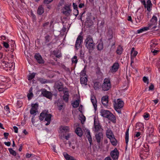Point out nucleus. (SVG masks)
<instances>
[{
    "label": "nucleus",
    "instance_id": "f257e3e1",
    "mask_svg": "<svg viewBox=\"0 0 160 160\" xmlns=\"http://www.w3.org/2000/svg\"><path fill=\"white\" fill-rule=\"evenodd\" d=\"M84 44L86 48L89 51H92L94 49L95 43L91 36H88L84 40Z\"/></svg>",
    "mask_w": 160,
    "mask_h": 160
},
{
    "label": "nucleus",
    "instance_id": "f03ea898",
    "mask_svg": "<svg viewBox=\"0 0 160 160\" xmlns=\"http://www.w3.org/2000/svg\"><path fill=\"white\" fill-rule=\"evenodd\" d=\"M51 118V114L48 113V112H47L46 111H44L41 113L39 117L40 120L42 121L45 118V121L47 122L45 124L46 125H48L50 124Z\"/></svg>",
    "mask_w": 160,
    "mask_h": 160
},
{
    "label": "nucleus",
    "instance_id": "7ed1b4c3",
    "mask_svg": "<svg viewBox=\"0 0 160 160\" xmlns=\"http://www.w3.org/2000/svg\"><path fill=\"white\" fill-rule=\"evenodd\" d=\"M111 83L109 78H106L103 81V83L102 85V90L104 91L108 90L111 88Z\"/></svg>",
    "mask_w": 160,
    "mask_h": 160
},
{
    "label": "nucleus",
    "instance_id": "20e7f679",
    "mask_svg": "<svg viewBox=\"0 0 160 160\" xmlns=\"http://www.w3.org/2000/svg\"><path fill=\"white\" fill-rule=\"evenodd\" d=\"M71 4H66L62 9V12L65 15L68 16H69L71 12Z\"/></svg>",
    "mask_w": 160,
    "mask_h": 160
},
{
    "label": "nucleus",
    "instance_id": "39448f33",
    "mask_svg": "<svg viewBox=\"0 0 160 160\" xmlns=\"http://www.w3.org/2000/svg\"><path fill=\"white\" fill-rule=\"evenodd\" d=\"M114 102L113 105L114 108H122L124 106V102L121 99H118L117 100H114Z\"/></svg>",
    "mask_w": 160,
    "mask_h": 160
},
{
    "label": "nucleus",
    "instance_id": "423d86ee",
    "mask_svg": "<svg viewBox=\"0 0 160 160\" xmlns=\"http://www.w3.org/2000/svg\"><path fill=\"white\" fill-rule=\"evenodd\" d=\"M31 106L32 108L30 111V113L35 116L36 115L37 113L38 112V104L37 103L32 104Z\"/></svg>",
    "mask_w": 160,
    "mask_h": 160
},
{
    "label": "nucleus",
    "instance_id": "0eeeda50",
    "mask_svg": "<svg viewBox=\"0 0 160 160\" xmlns=\"http://www.w3.org/2000/svg\"><path fill=\"white\" fill-rule=\"evenodd\" d=\"M119 152L117 149L115 148L110 152V155L113 160H117L119 156Z\"/></svg>",
    "mask_w": 160,
    "mask_h": 160
},
{
    "label": "nucleus",
    "instance_id": "6e6552de",
    "mask_svg": "<svg viewBox=\"0 0 160 160\" xmlns=\"http://www.w3.org/2000/svg\"><path fill=\"white\" fill-rule=\"evenodd\" d=\"M83 37L80 35L78 36L76 42L75 48L78 49L81 47V44L82 41Z\"/></svg>",
    "mask_w": 160,
    "mask_h": 160
},
{
    "label": "nucleus",
    "instance_id": "1a4fd4ad",
    "mask_svg": "<svg viewBox=\"0 0 160 160\" xmlns=\"http://www.w3.org/2000/svg\"><path fill=\"white\" fill-rule=\"evenodd\" d=\"M69 130V128L68 126H62L59 128V132L62 135L64 134L67 132H68Z\"/></svg>",
    "mask_w": 160,
    "mask_h": 160
},
{
    "label": "nucleus",
    "instance_id": "9d476101",
    "mask_svg": "<svg viewBox=\"0 0 160 160\" xmlns=\"http://www.w3.org/2000/svg\"><path fill=\"white\" fill-rule=\"evenodd\" d=\"M119 65L118 62L114 63L110 68V71L111 72H115L117 71L119 68Z\"/></svg>",
    "mask_w": 160,
    "mask_h": 160
},
{
    "label": "nucleus",
    "instance_id": "9b49d317",
    "mask_svg": "<svg viewBox=\"0 0 160 160\" xmlns=\"http://www.w3.org/2000/svg\"><path fill=\"white\" fill-rule=\"evenodd\" d=\"M154 132V127L153 125L150 124L148 127L147 130V134L150 136H153V133Z\"/></svg>",
    "mask_w": 160,
    "mask_h": 160
},
{
    "label": "nucleus",
    "instance_id": "f8f14e48",
    "mask_svg": "<svg viewBox=\"0 0 160 160\" xmlns=\"http://www.w3.org/2000/svg\"><path fill=\"white\" fill-rule=\"evenodd\" d=\"M91 14H89V16H88L86 18V21L85 22L86 24L89 27L90 26L93 25V22L92 20Z\"/></svg>",
    "mask_w": 160,
    "mask_h": 160
},
{
    "label": "nucleus",
    "instance_id": "ddd939ff",
    "mask_svg": "<svg viewBox=\"0 0 160 160\" xmlns=\"http://www.w3.org/2000/svg\"><path fill=\"white\" fill-rule=\"evenodd\" d=\"M35 58L39 63H44V61L39 53H37L35 55Z\"/></svg>",
    "mask_w": 160,
    "mask_h": 160
},
{
    "label": "nucleus",
    "instance_id": "4468645a",
    "mask_svg": "<svg viewBox=\"0 0 160 160\" xmlns=\"http://www.w3.org/2000/svg\"><path fill=\"white\" fill-rule=\"evenodd\" d=\"M42 94L43 96L46 97L49 99H51L52 97L51 93L48 91H47L45 89H43L42 91Z\"/></svg>",
    "mask_w": 160,
    "mask_h": 160
},
{
    "label": "nucleus",
    "instance_id": "2eb2a0df",
    "mask_svg": "<svg viewBox=\"0 0 160 160\" xmlns=\"http://www.w3.org/2000/svg\"><path fill=\"white\" fill-rule=\"evenodd\" d=\"M91 100L93 104L95 110H96L97 108V101L95 97L93 95L91 96Z\"/></svg>",
    "mask_w": 160,
    "mask_h": 160
},
{
    "label": "nucleus",
    "instance_id": "dca6fc26",
    "mask_svg": "<svg viewBox=\"0 0 160 160\" xmlns=\"http://www.w3.org/2000/svg\"><path fill=\"white\" fill-rule=\"evenodd\" d=\"M100 113L102 116L107 118L110 114L111 112L108 110H101Z\"/></svg>",
    "mask_w": 160,
    "mask_h": 160
},
{
    "label": "nucleus",
    "instance_id": "f3484780",
    "mask_svg": "<svg viewBox=\"0 0 160 160\" xmlns=\"http://www.w3.org/2000/svg\"><path fill=\"white\" fill-rule=\"evenodd\" d=\"M94 131L96 132H98L101 128V126L98 121L94 120Z\"/></svg>",
    "mask_w": 160,
    "mask_h": 160
},
{
    "label": "nucleus",
    "instance_id": "a211bd4d",
    "mask_svg": "<svg viewBox=\"0 0 160 160\" xmlns=\"http://www.w3.org/2000/svg\"><path fill=\"white\" fill-rule=\"evenodd\" d=\"M152 4L150 0H148L147 2V4H146V6L145 7L147 8V10L150 12L151 10V8L152 6Z\"/></svg>",
    "mask_w": 160,
    "mask_h": 160
},
{
    "label": "nucleus",
    "instance_id": "6ab92c4d",
    "mask_svg": "<svg viewBox=\"0 0 160 160\" xmlns=\"http://www.w3.org/2000/svg\"><path fill=\"white\" fill-rule=\"evenodd\" d=\"M108 97L105 96L103 97L102 98V102L103 105L106 106L108 105Z\"/></svg>",
    "mask_w": 160,
    "mask_h": 160
},
{
    "label": "nucleus",
    "instance_id": "aec40b11",
    "mask_svg": "<svg viewBox=\"0 0 160 160\" xmlns=\"http://www.w3.org/2000/svg\"><path fill=\"white\" fill-rule=\"evenodd\" d=\"M157 18L156 16H153L150 20L151 23L149 24V26L150 27L153 25H155L156 24Z\"/></svg>",
    "mask_w": 160,
    "mask_h": 160
},
{
    "label": "nucleus",
    "instance_id": "412c9836",
    "mask_svg": "<svg viewBox=\"0 0 160 160\" xmlns=\"http://www.w3.org/2000/svg\"><path fill=\"white\" fill-rule=\"evenodd\" d=\"M110 140V142L111 144L113 146H116L118 143V142L114 137L113 136L109 138Z\"/></svg>",
    "mask_w": 160,
    "mask_h": 160
},
{
    "label": "nucleus",
    "instance_id": "4be33fe9",
    "mask_svg": "<svg viewBox=\"0 0 160 160\" xmlns=\"http://www.w3.org/2000/svg\"><path fill=\"white\" fill-rule=\"evenodd\" d=\"M158 44V43L156 40H152L149 43V46L151 49H153L155 48Z\"/></svg>",
    "mask_w": 160,
    "mask_h": 160
},
{
    "label": "nucleus",
    "instance_id": "5701e85b",
    "mask_svg": "<svg viewBox=\"0 0 160 160\" xmlns=\"http://www.w3.org/2000/svg\"><path fill=\"white\" fill-rule=\"evenodd\" d=\"M63 154L66 160H76L73 157L70 156L66 152H63Z\"/></svg>",
    "mask_w": 160,
    "mask_h": 160
},
{
    "label": "nucleus",
    "instance_id": "b1692460",
    "mask_svg": "<svg viewBox=\"0 0 160 160\" xmlns=\"http://www.w3.org/2000/svg\"><path fill=\"white\" fill-rule=\"evenodd\" d=\"M106 135L108 138L114 136L112 131L109 129H108L106 131Z\"/></svg>",
    "mask_w": 160,
    "mask_h": 160
},
{
    "label": "nucleus",
    "instance_id": "393cba45",
    "mask_svg": "<svg viewBox=\"0 0 160 160\" xmlns=\"http://www.w3.org/2000/svg\"><path fill=\"white\" fill-rule=\"evenodd\" d=\"M69 94L68 91L67 90L64 91L63 98L64 100L66 102H68V100Z\"/></svg>",
    "mask_w": 160,
    "mask_h": 160
},
{
    "label": "nucleus",
    "instance_id": "a878e982",
    "mask_svg": "<svg viewBox=\"0 0 160 160\" xmlns=\"http://www.w3.org/2000/svg\"><path fill=\"white\" fill-rule=\"evenodd\" d=\"M75 132L76 134L79 137H81L83 134V132L81 128H77Z\"/></svg>",
    "mask_w": 160,
    "mask_h": 160
},
{
    "label": "nucleus",
    "instance_id": "bb28decb",
    "mask_svg": "<svg viewBox=\"0 0 160 160\" xmlns=\"http://www.w3.org/2000/svg\"><path fill=\"white\" fill-rule=\"evenodd\" d=\"M80 82L82 84L86 85L87 82V78L86 77H81Z\"/></svg>",
    "mask_w": 160,
    "mask_h": 160
},
{
    "label": "nucleus",
    "instance_id": "cd10ccee",
    "mask_svg": "<svg viewBox=\"0 0 160 160\" xmlns=\"http://www.w3.org/2000/svg\"><path fill=\"white\" fill-rule=\"evenodd\" d=\"M2 64L3 65L4 64L5 66L6 67H9L10 68H12V67L13 65L14 66V63H10L5 61L3 62Z\"/></svg>",
    "mask_w": 160,
    "mask_h": 160
},
{
    "label": "nucleus",
    "instance_id": "c85d7f7f",
    "mask_svg": "<svg viewBox=\"0 0 160 160\" xmlns=\"http://www.w3.org/2000/svg\"><path fill=\"white\" fill-rule=\"evenodd\" d=\"M103 136L102 133L101 132H99L98 134L96 135V138L97 140V142L98 143H99L100 142V140L101 138Z\"/></svg>",
    "mask_w": 160,
    "mask_h": 160
},
{
    "label": "nucleus",
    "instance_id": "c756f323",
    "mask_svg": "<svg viewBox=\"0 0 160 160\" xmlns=\"http://www.w3.org/2000/svg\"><path fill=\"white\" fill-rule=\"evenodd\" d=\"M149 29V27H144V28H142L141 29H140L139 30H138L137 31V32L138 33H142L143 32L146 31Z\"/></svg>",
    "mask_w": 160,
    "mask_h": 160
},
{
    "label": "nucleus",
    "instance_id": "7c9ffc66",
    "mask_svg": "<svg viewBox=\"0 0 160 160\" xmlns=\"http://www.w3.org/2000/svg\"><path fill=\"white\" fill-rule=\"evenodd\" d=\"M86 132H87V137L88 138V141L89 142V143L90 144H91L92 142V138L91 136L90 135V133L89 130H87Z\"/></svg>",
    "mask_w": 160,
    "mask_h": 160
},
{
    "label": "nucleus",
    "instance_id": "2f4dec72",
    "mask_svg": "<svg viewBox=\"0 0 160 160\" xmlns=\"http://www.w3.org/2000/svg\"><path fill=\"white\" fill-rule=\"evenodd\" d=\"M33 96V94L32 93V88H31L29 91V93L27 95V97L28 99L30 100L31 99Z\"/></svg>",
    "mask_w": 160,
    "mask_h": 160
},
{
    "label": "nucleus",
    "instance_id": "473e14b6",
    "mask_svg": "<svg viewBox=\"0 0 160 160\" xmlns=\"http://www.w3.org/2000/svg\"><path fill=\"white\" fill-rule=\"evenodd\" d=\"M146 153V152H144V151L140 153V157L142 159H144L147 157L148 153Z\"/></svg>",
    "mask_w": 160,
    "mask_h": 160
},
{
    "label": "nucleus",
    "instance_id": "72a5a7b5",
    "mask_svg": "<svg viewBox=\"0 0 160 160\" xmlns=\"http://www.w3.org/2000/svg\"><path fill=\"white\" fill-rule=\"evenodd\" d=\"M107 118L113 122H115L116 120L115 117L111 113H110V114Z\"/></svg>",
    "mask_w": 160,
    "mask_h": 160
},
{
    "label": "nucleus",
    "instance_id": "f704fd0d",
    "mask_svg": "<svg viewBox=\"0 0 160 160\" xmlns=\"http://www.w3.org/2000/svg\"><path fill=\"white\" fill-rule=\"evenodd\" d=\"M44 9L42 6H40L38 7L37 12L39 15H42L44 12Z\"/></svg>",
    "mask_w": 160,
    "mask_h": 160
},
{
    "label": "nucleus",
    "instance_id": "c9c22d12",
    "mask_svg": "<svg viewBox=\"0 0 160 160\" xmlns=\"http://www.w3.org/2000/svg\"><path fill=\"white\" fill-rule=\"evenodd\" d=\"M129 139V129H127L125 132V141L127 144H128Z\"/></svg>",
    "mask_w": 160,
    "mask_h": 160
},
{
    "label": "nucleus",
    "instance_id": "e433bc0d",
    "mask_svg": "<svg viewBox=\"0 0 160 160\" xmlns=\"http://www.w3.org/2000/svg\"><path fill=\"white\" fill-rule=\"evenodd\" d=\"M79 104V100H75L72 103V105L73 108H76L78 107Z\"/></svg>",
    "mask_w": 160,
    "mask_h": 160
},
{
    "label": "nucleus",
    "instance_id": "4c0bfd02",
    "mask_svg": "<svg viewBox=\"0 0 160 160\" xmlns=\"http://www.w3.org/2000/svg\"><path fill=\"white\" fill-rule=\"evenodd\" d=\"M73 6L74 10V12H75L76 11L77 12V14H75V16H77L79 13L77 9H78V6L76 4L74 3H73Z\"/></svg>",
    "mask_w": 160,
    "mask_h": 160
},
{
    "label": "nucleus",
    "instance_id": "58836bf2",
    "mask_svg": "<svg viewBox=\"0 0 160 160\" xmlns=\"http://www.w3.org/2000/svg\"><path fill=\"white\" fill-rule=\"evenodd\" d=\"M35 74H36V73H35L33 72L32 73H29L28 74V80H32L35 77Z\"/></svg>",
    "mask_w": 160,
    "mask_h": 160
},
{
    "label": "nucleus",
    "instance_id": "ea45409f",
    "mask_svg": "<svg viewBox=\"0 0 160 160\" xmlns=\"http://www.w3.org/2000/svg\"><path fill=\"white\" fill-rule=\"evenodd\" d=\"M98 49L99 51H101L103 48V44L102 42H100L97 46Z\"/></svg>",
    "mask_w": 160,
    "mask_h": 160
},
{
    "label": "nucleus",
    "instance_id": "a19ab883",
    "mask_svg": "<svg viewBox=\"0 0 160 160\" xmlns=\"http://www.w3.org/2000/svg\"><path fill=\"white\" fill-rule=\"evenodd\" d=\"M38 80L40 83L42 84H45L48 82L47 80L43 78H38Z\"/></svg>",
    "mask_w": 160,
    "mask_h": 160
},
{
    "label": "nucleus",
    "instance_id": "79ce46f5",
    "mask_svg": "<svg viewBox=\"0 0 160 160\" xmlns=\"http://www.w3.org/2000/svg\"><path fill=\"white\" fill-rule=\"evenodd\" d=\"M79 119L81 121V123L83 124L85 121L86 118L83 115L81 114L79 115Z\"/></svg>",
    "mask_w": 160,
    "mask_h": 160
},
{
    "label": "nucleus",
    "instance_id": "37998d69",
    "mask_svg": "<svg viewBox=\"0 0 160 160\" xmlns=\"http://www.w3.org/2000/svg\"><path fill=\"white\" fill-rule=\"evenodd\" d=\"M122 48L121 46H119L117 49L116 52L119 55L122 54Z\"/></svg>",
    "mask_w": 160,
    "mask_h": 160
},
{
    "label": "nucleus",
    "instance_id": "c03bdc74",
    "mask_svg": "<svg viewBox=\"0 0 160 160\" xmlns=\"http://www.w3.org/2000/svg\"><path fill=\"white\" fill-rule=\"evenodd\" d=\"M100 86V83L99 82H96L94 84L93 87L95 89H98Z\"/></svg>",
    "mask_w": 160,
    "mask_h": 160
},
{
    "label": "nucleus",
    "instance_id": "a18cd8bd",
    "mask_svg": "<svg viewBox=\"0 0 160 160\" xmlns=\"http://www.w3.org/2000/svg\"><path fill=\"white\" fill-rule=\"evenodd\" d=\"M8 150L10 153L12 155L14 156L16 155V152L14 150H13L12 148H9L8 149Z\"/></svg>",
    "mask_w": 160,
    "mask_h": 160
},
{
    "label": "nucleus",
    "instance_id": "49530a36",
    "mask_svg": "<svg viewBox=\"0 0 160 160\" xmlns=\"http://www.w3.org/2000/svg\"><path fill=\"white\" fill-rule=\"evenodd\" d=\"M141 132H136L134 136V138H136L138 139H139L141 137Z\"/></svg>",
    "mask_w": 160,
    "mask_h": 160
},
{
    "label": "nucleus",
    "instance_id": "de8ad7c7",
    "mask_svg": "<svg viewBox=\"0 0 160 160\" xmlns=\"http://www.w3.org/2000/svg\"><path fill=\"white\" fill-rule=\"evenodd\" d=\"M72 63L76 64L78 60L77 59V57L74 56L72 59Z\"/></svg>",
    "mask_w": 160,
    "mask_h": 160
},
{
    "label": "nucleus",
    "instance_id": "09e8293b",
    "mask_svg": "<svg viewBox=\"0 0 160 160\" xmlns=\"http://www.w3.org/2000/svg\"><path fill=\"white\" fill-rule=\"evenodd\" d=\"M85 67L84 68L83 70H82L80 73V77H82L81 76H82V77H83L84 76H85L86 75V71H85Z\"/></svg>",
    "mask_w": 160,
    "mask_h": 160
},
{
    "label": "nucleus",
    "instance_id": "8fccbe9b",
    "mask_svg": "<svg viewBox=\"0 0 160 160\" xmlns=\"http://www.w3.org/2000/svg\"><path fill=\"white\" fill-rule=\"evenodd\" d=\"M149 114L148 113H145L143 115V118L145 120H148L149 118Z\"/></svg>",
    "mask_w": 160,
    "mask_h": 160
},
{
    "label": "nucleus",
    "instance_id": "3c124183",
    "mask_svg": "<svg viewBox=\"0 0 160 160\" xmlns=\"http://www.w3.org/2000/svg\"><path fill=\"white\" fill-rule=\"evenodd\" d=\"M138 54L137 51H135L131 53V55L132 57H135Z\"/></svg>",
    "mask_w": 160,
    "mask_h": 160
},
{
    "label": "nucleus",
    "instance_id": "603ef678",
    "mask_svg": "<svg viewBox=\"0 0 160 160\" xmlns=\"http://www.w3.org/2000/svg\"><path fill=\"white\" fill-rule=\"evenodd\" d=\"M2 44L3 45V46L5 48H7L9 47V42L8 43L5 42H2Z\"/></svg>",
    "mask_w": 160,
    "mask_h": 160
},
{
    "label": "nucleus",
    "instance_id": "864d4df0",
    "mask_svg": "<svg viewBox=\"0 0 160 160\" xmlns=\"http://www.w3.org/2000/svg\"><path fill=\"white\" fill-rule=\"evenodd\" d=\"M142 19V18L141 16H138L137 18L136 19V21L137 23L140 22Z\"/></svg>",
    "mask_w": 160,
    "mask_h": 160
},
{
    "label": "nucleus",
    "instance_id": "5fc2aeb1",
    "mask_svg": "<svg viewBox=\"0 0 160 160\" xmlns=\"http://www.w3.org/2000/svg\"><path fill=\"white\" fill-rule=\"evenodd\" d=\"M143 81L145 83H146L147 84L148 83V78L144 77L143 78Z\"/></svg>",
    "mask_w": 160,
    "mask_h": 160
},
{
    "label": "nucleus",
    "instance_id": "6e6d98bb",
    "mask_svg": "<svg viewBox=\"0 0 160 160\" xmlns=\"http://www.w3.org/2000/svg\"><path fill=\"white\" fill-rule=\"evenodd\" d=\"M112 30H110L109 31V34L108 35L109 36V38H108L109 39H110L112 38Z\"/></svg>",
    "mask_w": 160,
    "mask_h": 160
},
{
    "label": "nucleus",
    "instance_id": "4d7b16f0",
    "mask_svg": "<svg viewBox=\"0 0 160 160\" xmlns=\"http://www.w3.org/2000/svg\"><path fill=\"white\" fill-rule=\"evenodd\" d=\"M55 56L57 58H59L61 56V53L59 51L57 53H55Z\"/></svg>",
    "mask_w": 160,
    "mask_h": 160
},
{
    "label": "nucleus",
    "instance_id": "13d9d810",
    "mask_svg": "<svg viewBox=\"0 0 160 160\" xmlns=\"http://www.w3.org/2000/svg\"><path fill=\"white\" fill-rule=\"evenodd\" d=\"M144 152H148L149 151V148L148 146L147 145H146V147H145V148L143 149Z\"/></svg>",
    "mask_w": 160,
    "mask_h": 160
},
{
    "label": "nucleus",
    "instance_id": "bf43d9fd",
    "mask_svg": "<svg viewBox=\"0 0 160 160\" xmlns=\"http://www.w3.org/2000/svg\"><path fill=\"white\" fill-rule=\"evenodd\" d=\"M5 109L7 112V113H10V110L8 106V105H6L5 107Z\"/></svg>",
    "mask_w": 160,
    "mask_h": 160
},
{
    "label": "nucleus",
    "instance_id": "052dcab7",
    "mask_svg": "<svg viewBox=\"0 0 160 160\" xmlns=\"http://www.w3.org/2000/svg\"><path fill=\"white\" fill-rule=\"evenodd\" d=\"M115 108V110H116V111L119 113V114H121V111L120 110V109H121V108Z\"/></svg>",
    "mask_w": 160,
    "mask_h": 160
},
{
    "label": "nucleus",
    "instance_id": "680f3d73",
    "mask_svg": "<svg viewBox=\"0 0 160 160\" xmlns=\"http://www.w3.org/2000/svg\"><path fill=\"white\" fill-rule=\"evenodd\" d=\"M53 0H44V2L45 4H48L51 2Z\"/></svg>",
    "mask_w": 160,
    "mask_h": 160
},
{
    "label": "nucleus",
    "instance_id": "e2e57ef3",
    "mask_svg": "<svg viewBox=\"0 0 160 160\" xmlns=\"http://www.w3.org/2000/svg\"><path fill=\"white\" fill-rule=\"evenodd\" d=\"M13 128L14 130V132L15 133H17L18 132V128L15 126L13 127Z\"/></svg>",
    "mask_w": 160,
    "mask_h": 160
},
{
    "label": "nucleus",
    "instance_id": "0e129e2a",
    "mask_svg": "<svg viewBox=\"0 0 160 160\" xmlns=\"http://www.w3.org/2000/svg\"><path fill=\"white\" fill-rule=\"evenodd\" d=\"M154 86L152 84H151V85L149 87V90H152L153 89Z\"/></svg>",
    "mask_w": 160,
    "mask_h": 160
},
{
    "label": "nucleus",
    "instance_id": "69168bd1",
    "mask_svg": "<svg viewBox=\"0 0 160 160\" xmlns=\"http://www.w3.org/2000/svg\"><path fill=\"white\" fill-rule=\"evenodd\" d=\"M4 144L7 146H10L11 145L10 142H4Z\"/></svg>",
    "mask_w": 160,
    "mask_h": 160
},
{
    "label": "nucleus",
    "instance_id": "338daca9",
    "mask_svg": "<svg viewBox=\"0 0 160 160\" xmlns=\"http://www.w3.org/2000/svg\"><path fill=\"white\" fill-rule=\"evenodd\" d=\"M9 134L7 132H4V136L5 138L6 139H7L8 138V136Z\"/></svg>",
    "mask_w": 160,
    "mask_h": 160
},
{
    "label": "nucleus",
    "instance_id": "774afa93",
    "mask_svg": "<svg viewBox=\"0 0 160 160\" xmlns=\"http://www.w3.org/2000/svg\"><path fill=\"white\" fill-rule=\"evenodd\" d=\"M104 160H112V159L110 156H108L104 158Z\"/></svg>",
    "mask_w": 160,
    "mask_h": 160
}]
</instances>
